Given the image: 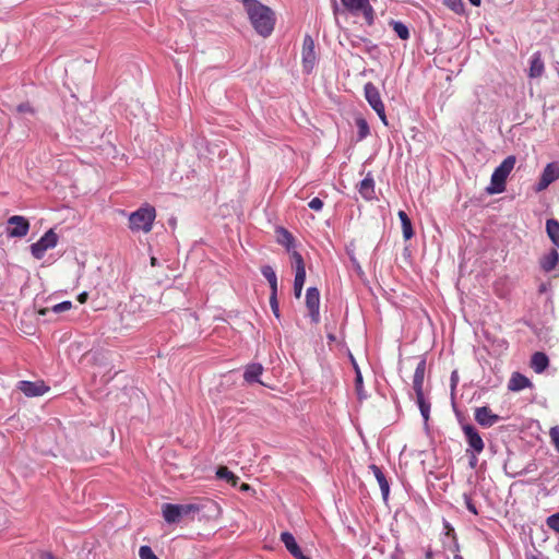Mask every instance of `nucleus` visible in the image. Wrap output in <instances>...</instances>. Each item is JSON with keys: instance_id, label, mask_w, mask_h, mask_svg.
<instances>
[{"instance_id": "nucleus-1", "label": "nucleus", "mask_w": 559, "mask_h": 559, "mask_svg": "<svg viewBox=\"0 0 559 559\" xmlns=\"http://www.w3.org/2000/svg\"><path fill=\"white\" fill-rule=\"evenodd\" d=\"M242 3L254 31L262 37L270 36L275 25L274 12L258 0H242Z\"/></svg>"}, {"instance_id": "nucleus-2", "label": "nucleus", "mask_w": 559, "mask_h": 559, "mask_svg": "<svg viewBox=\"0 0 559 559\" xmlns=\"http://www.w3.org/2000/svg\"><path fill=\"white\" fill-rule=\"evenodd\" d=\"M515 163V156L510 155L493 170L490 185L486 188L488 194H498L506 190V181L513 170Z\"/></svg>"}, {"instance_id": "nucleus-3", "label": "nucleus", "mask_w": 559, "mask_h": 559, "mask_svg": "<svg viewBox=\"0 0 559 559\" xmlns=\"http://www.w3.org/2000/svg\"><path fill=\"white\" fill-rule=\"evenodd\" d=\"M156 217V211L152 205L145 204L129 215V228L133 233H150Z\"/></svg>"}, {"instance_id": "nucleus-4", "label": "nucleus", "mask_w": 559, "mask_h": 559, "mask_svg": "<svg viewBox=\"0 0 559 559\" xmlns=\"http://www.w3.org/2000/svg\"><path fill=\"white\" fill-rule=\"evenodd\" d=\"M201 510L199 504L187 503V504H173L165 503L162 507L163 518L167 523H177L181 518L192 513H197Z\"/></svg>"}, {"instance_id": "nucleus-5", "label": "nucleus", "mask_w": 559, "mask_h": 559, "mask_svg": "<svg viewBox=\"0 0 559 559\" xmlns=\"http://www.w3.org/2000/svg\"><path fill=\"white\" fill-rule=\"evenodd\" d=\"M365 96L372 109L378 114L384 124H388L384 105L382 103L378 88L372 83L365 85Z\"/></svg>"}, {"instance_id": "nucleus-6", "label": "nucleus", "mask_w": 559, "mask_h": 559, "mask_svg": "<svg viewBox=\"0 0 559 559\" xmlns=\"http://www.w3.org/2000/svg\"><path fill=\"white\" fill-rule=\"evenodd\" d=\"M301 60L304 71L307 73L312 72L317 63V53L314 40L310 35H306L304 37L302 49H301Z\"/></svg>"}, {"instance_id": "nucleus-7", "label": "nucleus", "mask_w": 559, "mask_h": 559, "mask_svg": "<svg viewBox=\"0 0 559 559\" xmlns=\"http://www.w3.org/2000/svg\"><path fill=\"white\" fill-rule=\"evenodd\" d=\"M58 236L49 229L41 236V238L31 246V252L36 259H41L48 249H52L57 246Z\"/></svg>"}, {"instance_id": "nucleus-8", "label": "nucleus", "mask_w": 559, "mask_h": 559, "mask_svg": "<svg viewBox=\"0 0 559 559\" xmlns=\"http://www.w3.org/2000/svg\"><path fill=\"white\" fill-rule=\"evenodd\" d=\"M462 430L464 432L466 442L468 444V448L466 449V453L474 452V453H481L485 448V443L476 430V428L472 425H464L462 427Z\"/></svg>"}, {"instance_id": "nucleus-9", "label": "nucleus", "mask_w": 559, "mask_h": 559, "mask_svg": "<svg viewBox=\"0 0 559 559\" xmlns=\"http://www.w3.org/2000/svg\"><path fill=\"white\" fill-rule=\"evenodd\" d=\"M557 179H559V163H549L544 168L535 190L537 192L544 191Z\"/></svg>"}, {"instance_id": "nucleus-10", "label": "nucleus", "mask_w": 559, "mask_h": 559, "mask_svg": "<svg viewBox=\"0 0 559 559\" xmlns=\"http://www.w3.org/2000/svg\"><path fill=\"white\" fill-rule=\"evenodd\" d=\"M17 389L27 397L41 396L49 391V386L43 381H20Z\"/></svg>"}, {"instance_id": "nucleus-11", "label": "nucleus", "mask_w": 559, "mask_h": 559, "mask_svg": "<svg viewBox=\"0 0 559 559\" xmlns=\"http://www.w3.org/2000/svg\"><path fill=\"white\" fill-rule=\"evenodd\" d=\"M8 224L12 226L8 228V235L10 237H24L28 233L29 224L23 216L14 215L9 218Z\"/></svg>"}, {"instance_id": "nucleus-12", "label": "nucleus", "mask_w": 559, "mask_h": 559, "mask_svg": "<svg viewBox=\"0 0 559 559\" xmlns=\"http://www.w3.org/2000/svg\"><path fill=\"white\" fill-rule=\"evenodd\" d=\"M306 306L313 322L319 321L320 294L316 287H309L306 293Z\"/></svg>"}, {"instance_id": "nucleus-13", "label": "nucleus", "mask_w": 559, "mask_h": 559, "mask_svg": "<svg viewBox=\"0 0 559 559\" xmlns=\"http://www.w3.org/2000/svg\"><path fill=\"white\" fill-rule=\"evenodd\" d=\"M475 419L476 421L484 427H491L499 420V416L492 414L491 411L486 407H478L475 411Z\"/></svg>"}, {"instance_id": "nucleus-14", "label": "nucleus", "mask_w": 559, "mask_h": 559, "mask_svg": "<svg viewBox=\"0 0 559 559\" xmlns=\"http://www.w3.org/2000/svg\"><path fill=\"white\" fill-rule=\"evenodd\" d=\"M426 373V360L421 359L414 372L413 389L416 395L424 394V379Z\"/></svg>"}, {"instance_id": "nucleus-15", "label": "nucleus", "mask_w": 559, "mask_h": 559, "mask_svg": "<svg viewBox=\"0 0 559 559\" xmlns=\"http://www.w3.org/2000/svg\"><path fill=\"white\" fill-rule=\"evenodd\" d=\"M281 540L285 545L286 549L290 552V555L294 556L296 559H300L302 557H306L301 552V550H300V548H299V546H298V544H297V542H296V539H295V537H294V535L292 533L283 532L281 534Z\"/></svg>"}, {"instance_id": "nucleus-16", "label": "nucleus", "mask_w": 559, "mask_h": 559, "mask_svg": "<svg viewBox=\"0 0 559 559\" xmlns=\"http://www.w3.org/2000/svg\"><path fill=\"white\" fill-rule=\"evenodd\" d=\"M545 71V64L542 58V53L536 51L531 57V64L528 70V76L532 79L539 78Z\"/></svg>"}, {"instance_id": "nucleus-17", "label": "nucleus", "mask_w": 559, "mask_h": 559, "mask_svg": "<svg viewBox=\"0 0 559 559\" xmlns=\"http://www.w3.org/2000/svg\"><path fill=\"white\" fill-rule=\"evenodd\" d=\"M369 468L380 486L383 499L386 500L390 493V485L389 481L386 480L385 475L383 474L381 468L374 464L370 465Z\"/></svg>"}, {"instance_id": "nucleus-18", "label": "nucleus", "mask_w": 559, "mask_h": 559, "mask_svg": "<svg viewBox=\"0 0 559 559\" xmlns=\"http://www.w3.org/2000/svg\"><path fill=\"white\" fill-rule=\"evenodd\" d=\"M262 372H263L262 365H260V364L248 365L243 372V379L248 383L258 382V383L263 384L262 381L260 380V376L262 374Z\"/></svg>"}, {"instance_id": "nucleus-19", "label": "nucleus", "mask_w": 559, "mask_h": 559, "mask_svg": "<svg viewBox=\"0 0 559 559\" xmlns=\"http://www.w3.org/2000/svg\"><path fill=\"white\" fill-rule=\"evenodd\" d=\"M528 386H531V381L528 380V378L519 372L512 373L508 383V389L513 392L521 391Z\"/></svg>"}, {"instance_id": "nucleus-20", "label": "nucleus", "mask_w": 559, "mask_h": 559, "mask_svg": "<svg viewBox=\"0 0 559 559\" xmlns=\"http://www.w3.org/2000/svg\"><path fill=\"white\" fill-rule=\"evenodd\" d=\"M359 193L366 200H371L374 198V181L370 175H368L364 180L360 181Z\"/></svg>"}, {"instance_id": "nucleus-21", "label": "nucleus", "mask_w": 559, "mask_h": 559, "mask_svg": "<svg viewBox=\"0 0 559 559\" xmlns=\"http://www.w3.org/2000/svg\"><path fill=\"white\" fill-rule=\"evenodd\" d=\"M558 262H559V254H558L557 250L552 249L549 253H547L546 255H544L540 259V267L545 272H550L557 266Z\"/></svg>"}, {"instance_id": "nucleus-22", "label": "nucleus", "mask_w": 559, "mask_h": 559, "mask_svg": "<svg viewBox=\"0 0 559 559\" xmlns=\"http://www.w3.org/2000/svg\"><path fill=\"white\" fill-rule=\"evenodd\" d=\"M548 357L542 352H536L532 356L531 366L537 373L543 372L548 367Z\"/></svg>"}, {"instance_id": "nucleus-23", "label": "nucleus", "mask_w": 559, "mask_h": 559, "mask_svg": "<svg viewBox=\"0 0 559 559\" xmlns=\"http://www.w3.org/2000/svg\"><path fill=\"white\" fill-rule=\"evenodd\" d=\"M546 231L554 245L559 248V222L554 218L547 219Z\"/></svg>"}, {"instance_id": "nucleus-24", "label": "nucleus", "mask_w": 559, "mask_h": 559, "mask_svg": "<svg viewBox=\"0 0 559 559\" xmlns=\"http://www.w3.org/2000/svg\"><path fill=\"white\" fill-rule=\"evenodd\" d=\"M350 360H352V364H353V367H354L355 373H356L355 388H356L357 395L359 399H365L366 394L364 392L361 371L353 356H350Z\"/></svg>"}, {"instance_id": "nucleus-25", "label": "nucleus", "mask_w": 559, "mask_h": 559, "mask_svg": "<svg viewBox=\"0 0 559 559\" xmlns=\"http://www.w3.org/2000/svg\"><path fill=\"white\" fill-rule=\"evenodd\" d=\"M399 217L402 224L403 236L406 240L411 239L414 235L412 222L404 211L399 212Z\"/></svg>"}, {"instance_id": "nucleus-26", "label": "nucleus", "mask_w": 559, "mask_h": 559, "mask_svg": "<svg viewBox=\"0 0 559 559\" xmlns=\"http://www.w3.org/2000/svg\"><path fill=\"white\" fill-rule=\"evenodd\" d=\"M263 276L267 280L271 289L277 293V277L274 270L270 265H265L261 270Z\"/></svg>"}, {"instance_id": "nucleus-27", "label": "nucleus", "mask_w": 559, "mask_h": 559, "mask_svg": "<svg viewBox=\"0 0 559 559\" xmlns=\"http://www.w3.org/2000/svg\"><path fill=\"white\" fill-rule=\"evenodd\" d=\"M216 476L221 479H225L227 483L231 484V486L237 485L238 477L225 466L218 467Z\"/></svg>"}, {"instance_id": "nucleus-28", "label": "nucleus", "mask_w": 559, "mask_h": 559, "mask_svg": "<svg viewBox=\"0 0 559 559\" xmlns=\"http://www.w3.org/2000/svg\"><path fill=\"white\" fill-rule=\"evenodd\" d=\"M278 242L286 247L287 251L294 248V238L286 229H278Z\"/></svg>"}, {"instance_id": "nucleus-29", "label": "nucleus", "mask_w": 559, "mask_h": 559, "mask_svg": "<svg viewBox=\"0 0 559 559\" xmlns=\"http://www.w3.org/2000/svg\"><path fill=\"white\" fill-rule=\"evenodd\" d=\"M390 24L401 39L406 40L409 38L408 27L404 23L400 21H392Z\"/></svg>"}, {"instance_id": "nucleus-30", "label": "nucleus", "mask_w": 559, "mask_h": 559, "mask_svg": "<svg viewBox=\"0 0 559 559\" xmlns=\"http://www.w3.org/2000/svg\"><path fill=\"white\" fill-rule=\"evenodd\" d=\"M305 281H306V272H298L295 274L294 295L296 298H300Z\"/></svg>"}, {"instance_id": "nucleus-31", "label": "nucleus", "mask_w": 559, "mask_h": 559, "mask_svg": "<svg viewBox=\"0 0 559 559\" xmlns=\"http://www.w3.org/2000/svg\"><path fill=\"white\" fill-rule=\"evenodd\" d=\"M288 252L290 253V258H292L293 265L295 267V272L296 273L306 272L305 263H304V259H302L301 254L299 252H297L296 250H294V248Z\"/></svg>"}, {"instance_id": "nucleus-32", "label": "nucleus", "mask_w": 559, "mask_h": 559, "mask_svg": "<svg viewBox=\"0 0 559 559\" xmlns=\"http://www.w3.org/2000/svg\"><path fill=\"white\" fill-rule=\"evenodd\" d=\"M416 402L425 420L429 419L430 404L426 401L424 394L416 395Z\"/></svg>"}, {"instance_id": "nucleus-33", "label": "nucleus", "mask_w": 559, "mask_h": 559, "mask_svg": "<svg viewBox=\"0 0 559 559\" xmlns=\"http://www.w3.org/2000/svg\"><path fill=\"white\" fill-rule=\"evenodd\" d=\"M140 559H159L150 546H141L139 549Z\"/></svg>"}, {"instance_id": "nucleus-34", "label": "nucleus", "mask_w": 559, "mask_h": 559, "mask_svg": "<svg viewBox=\"0 0 559 559\" xmlns=\"http://www.w3.org/2000/svg\"><path fill=\"white\" fill-rule=\"evenodd\" d=\"M343 5L352 12L359 11L362 5L359 0H341Z\"/></svg>"}, {"instance_id": "nucleus-35", "label": "nucleus", "mask_w": 559, "mask_h": 559, "mask_svg": "<svg viewBox=\"0 0 559 559\" xmlns=\"http://www.w3.org/2000/svg\"><path fill=\"white\" fill-rule=\"evenodd\" d=\"M444 4L456 13L463 11L462 0H443Z\"/></svg>"}, {"instance_id": "nucleus-36", "label": "nucleus", "mask_w": 559, "mask_h": 559, "mask_svg": "<svg viewBox=\"0 0 559 559\" xmlns=\"http://www.w3.org/2000/svg\"><path fill=\"white\" fill-rule=\"evenodd\" d=\"M547 525L559 533V513H555L547 519Z\"/></svg>"}, {"instance_id": "nucleus-37", "label": "nucleus", "mask_w": 559, "mask_h": 559, "mask_svg": "<svg viewBox=\"0 0 559 559\" xmlns=\"http://www.w3.org/2000/svg\"><path fill=\"white\" fill-rule=\"evenodd\" d=\"M357 126L359 129V136L362 139L368 135L369 133V127L365 119H357Z\"/></svg>"}, {"instance_id": "nucleus-38", "label": "nucleus", "mask_w": 559, "mask_h": 559, "mask_svg": "<svg viewBox=\"0 0 559 559\" xmlns=\"http://www.w3.org/2000/svg\"><path fill=\"white\" fill-rule=\"evenodd\" d=\"M276 295L277 293H274V290H272V294L270 296V305L275 317L280 318V309Z\"/></svg>"}, {"instance_id": "nucleus-39", "label": "nucleus", "mask_w": 559, "mask_h": 559, "mask_svg": "<svg viewBox=\"0 0 559 559\" xmlns=\"http://www.w3.org/2000/svg\"><path fill=\"white\" fill-rule=\"evenodd\" d=\"M549 436L551 438V441L556 448V450L559 452V427L555 426L550 428Z\"/></svg>"}, {"instance_id": "nucleus-40", "label": "nucleus", "mask_w": 559, "mask_h": 559, "mask_svg": "<svg viewBox=\"0 0 559 559\" xmlns=\"http://www.w3.org/2000/svg\"><path fill=\"white\" fill-rule=\"evenodd\" d=\"M71 307H72L71 301H62L60 304L55 305L52 307V311L56 313H60V312L71 309Z\"/></svg>"}, {"instance_id": "nucleus-41", "label": "nucleus", "mask_w": 559, "mask_h": 559, "mask_svg": "<svg viewBox=\"0 0 559 559\" xmlns=\"http://www.w3.org/2000/svg\"><path fill=\"white\" fill-rule=\"evenodd\" d=\"M308 205L313 211H321L323 207V202L319 198H313Z\"/></svg>"}, {"instance_id": "nucleus-42", "label": "nucleus", "mask_w": 559, "mask_h": 559, "mask_svg": "<svg viewBox=\"0 0 559 559\" xmlns=\"http://www.w3.org/2000/svg\"><path fill=\"white\" fill-rule=\"evenodd\" d=\"M361 10L364 11V14H365V17L367 19V21L369 23H371L372 22V17H373V10L369 5V3H367L366 7H362Z\"/></svg>"}, {"instance_id": "nucleus-43", "label": "nucleus", "mask_w": 559, "mask_h": 559, "mask_svg": "<svg viewBox=\"0 0 559 559\" xmlns=\"http://www.w3.org/2000/svg\"><path fill=\"white\" fill-rule=\"evenodd\" d=\"M468 454H469V465L472 467H475L477 465V462H478L477 455L479 453L469 452Z\"/></svg>"}, {"instance_id": "nucleus-44", "label": "nucleus", "mask_w": 559, "mask_h": 559, "mask_svg": "<svg viewBox=\"0 0 559 559\" xmlns=\"http://www.w3.org/2000/svg\"><path fill=\"white\" fill-rule=\"evenodd\" d=\"M17 110L20 112H31L33 114V109L31 108V106L28 104H22L17 107Z\"/></svg>"}, {"instance_id": "nucleus-45", "label": "nucleus", "mask_w": 559, "mask_h": 559, "mask_svg": "<svg viewBox=\"0 0 559 559\" xmlns=\"http://www.w3.org/2000/svg\"><path fill=\"white\" fill-rule=\"evenodd\" d=\"M78 300L81 302V304H84L86 300H87V293H81L79 296H78Z\"/></svg>"}, {"instance_id": "nucleus-46", "label": "nucleus", "mask_w": 559, "mask_h": 559, "mask_svg": "<svg viewBox=\"0 0 559 559\" xmlns=\"http://www.w3.org/2000/svg\"><path fill=\"white\" fill-rule=\"evenodd\" d=\"M40 559H57V558L50 552H41Z\"/></svg>"}, {"instance_id": "nucleus-47", "label": "nucleus", "mask_w": 559, "mask_h": 559, "mask_svg": "<svg viewBox=\"0 0 559 559\" xmlns=\"http://www.w3.org/2000/svg\"><path fill=\"white\" fill-rule=\"evenodd\" d=\"M467 509L473 512L474 514H477V510L475 508V506L473 503H471L469 501L467 502Z\"/></svg>"}, {"instance_id": "nucleus-48", "label": "nucleus", "mask_w": 559, "mask_h": 559, "mask_svg": "<svg viewBox=\"0 0 559 559\" xmlns=\"http://www.w3.org/2000/svg\"><path fill=\"white\" fill-rule=\"evenodd\" d=\"M249 489H250V486H249L248 484H241V486H240V490H242V491H247V490H249Z\"/></svg>"}, {"instance_id": "nucleus-49", "label": "nucleus", "mask_w": 559, "mask_h": 559, "mask_svg": "<svg viewBox=\"0 0 559 559\" xmlns=\"http://www.w3.org/2000/svg\"><path fill=\"white\" fill-rule=\"evenodd\" d=\"M473 5L478 7L480 5L481 0H468Z\"/></svg>"}, {"instance_id": "nucleus-50", "label": "nucleus", "mask_w": 559, "mask_h": 559, "mask_svg": "<svg viewBox=\"0 0 559 559\" xmlns=\"http://www.w3.org/2000/svg\"><path fill=\"white\" fill-rule=\"evenodd\" d=\"M425 558H426V559H431V558H432V552H431V550H428V551L426 552Z\"/></svg>"}, {"instance_id": "nucleus-51", "label": "nucleus", "mask_w": 559, "mask_h": 559, "mask_svg": "<svg viewBox=\"0 0 559 559\" xmlns=\"http://www.w3.org/2000/svg\"><path fill=\"white\" fill-rule=\"evenodd\" d=\"M362 7H366L367 3H369V0H359Z\"/></svg>"}, {"instance_id": "nucleus-52", "label": "nucleus", "mask_w": 559, "mask_h": 559, "mask_svg": "<svg viewBox=\"0 0 559 559\" xmlns=\"http://www.w3.org/2000/svg\"><path fill=\"white\" fill-rule=\"evenodd\" d=\"M151 264H152V265H155V264H156V258H152V259H151Z\"/></svg>"}, {"instance_id": "nucleus-53", "label": "nucleus", "mask_w": 559, "mask_h": 559, "mask_svg": "<svg viewBox=\"0 0 559 559\" xmlns=\"http://www.w3.org/2000/svg\"><path fill=\"white\" fill-rule=\"evenodd\" d=\"M526 559H538V558L536 556H534V555H531Z\"/></svg>"}, {"instance_id": "nucleus-54", "label": "nucleus", "mask_w": 559, "mask_h": 559, "mask_svg": "<svg viewBox=\"0 0 559 559\" xmlns=\"http://www.w3.org/2000/svg\"><path fill=\"white\" fill-rule=\"evenodd\" d=\"M447 528H448V534H450V532H453V528L449 527V525H447Z\"/></svg>"}, {"instance_id": "nucleus-55", "label": "nucleus", "mask_w": 559, "mask_h": 559, "mask_svg": "<svg viewBox=\"0 0 559 559\" xmlns=\"http://www.w3.org/2000/svg\"><path fill=\"white\" fill-rule=\"evenodd\" d=\"M454 559H463V557H462V556H460V555H455V556H454Z\"/></svg>"}, {"instance_id": "nucleus-56", "label": "nucleus", "mask_w": 559, "mask_h": 559, "mask_svg": "<svg viewBox=\"0 0 559 559\" xmlns=\"http://www.w3.org/2000/svg\"><path fill=\"white\" fill-rule=\"evenodd\" d=\"M300 559H309V558H308V557H302V558H300Z\"/></svg>"}]
</instances>
